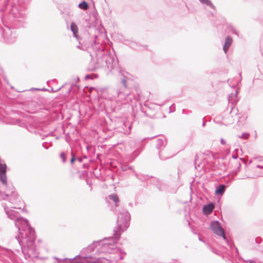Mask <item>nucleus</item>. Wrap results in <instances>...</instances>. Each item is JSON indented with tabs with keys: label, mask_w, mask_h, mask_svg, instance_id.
Here are the masks:
<instances>
[{
	"label": "nucleus",
	"mask_w": 263,
	"mask_h": 263,
	"mask_svg": "<svg viewBox=\"0 0 263 263\" xmlns=\"http://www.w3.org/2000/svg\"><path fill=\"white\" fill-rule=\"evenodd\" d=\"M211 230L216 235L225 238L224 230L218 221H213L210 224Z\"/></svg>",
	"instance_id": "1"
},
{
	"label": "nucleus",
	"mask_w": 263,
	"mask_h": 263,
	"mask_svg": "<svg viewBox=\"0 0 263 263\" xmlns=\"http://www.w3.org/2000/svg\"><path fill=\"white\" fill-rule=\"evenodd\" d=\"M232 43V39L230 36H227L226 39L225 41V44L223 46V50L225 53H226L229 48V47L231 46V44Z\"/></svg>",
	"instance_id": "2"
},
{
	"label": "nucleus",
	"mask_w": 263,
	"mask_h": 263,
	"mask_svg": "<svg viewBox=\"0 0 263 263\" xmlns=\"http://www.w3.org/2000/svg\"><path fill=\"white\" fill-rule=\"evenodd\" d=\"M214 208V205L213 204H209L207 205H205L203 208V212L205 214H209L213 211Z\"/></svg>",
	"instance_id": "3"
},
{
	"label": "nucleus",
	"mask_w": 263,
	"mask_h": 263,
	"mask_svg": "<svg viewBox=\"0 0 263 263\" xmlns=\"http://www.w3.org/2000/svg\"><path fill=\"white\" fill-rule=\"evenodd\" d=\"M97 260L92 259L91 258H86L80 259L79 261L77 263H97Z\"/></svg>",
	"instance_id": "4"
},
{
	"label": "nucleus",
	"mask_w": 263,
	"mask_h": 263,
	"mask_svg": "<svg viewBox=\"0 0 263 263\" xmlns=\"http://www.w3.org/2000/svg\"><path fill=\"white\" fill-rule=\"evenodd\" d=\"M225 190V186L224 185H220L215 191L217 194H222Z\"/></svg>",
	"instance_id": "5"
},
{
	"label": "nucleus",
	"mask_w": 263,
	"mask_h": 263,
	"mask_svg": "<svg viewBox=\"0 0 263 263\" xmlns=\"http://www.w3.org/2000/svg\"><path fill=\"white\" fill-rule=\"evenodd\" d=\"M70 28H71V31L73 32V34L75 36H76V34L78 32V28L77 27V25L74 23H72L71 24Z\"/></svg>",
	"instance_id": "6"
},
{
	"label": "nucleus",
	"mask_w": 263,
	"mask_h": 263,
	"mask_svg": "<svg viewBox=\"0 0 263 263\" xmlns=\"http://www.w3.org/2000/svg\"><path fill=\"white\" fill-rule=\"evenodd\" d=\"M0 180L4 184L7 183L6 173H0Z\"/></svg>",
	"instance_id": "7"
},
{
	"label": "nucleus",
	"mask_w": 263,
	"mask_h": 263,
	"mask_svg": "<svg viewBox=\"0 0 263 263\" xmlns=\"http://www.w3.org/2000/svg\"><path fill=\"white\" fill-rule=\"evenodd\" d=\"M7 166L6 164L0 163V173H6Z\"/></svg>",
	"instance_id": "8"
},
{
	"label": "nucleus",
	"mask_w": 263,
	"mask_h": 263,
	"mask_svg": "<svg viewBox=\"0 0 263 263\" xmlns=\"http://www.w3.org/2000/svg\"><path fill=\"white\" fill-rule=\"evenodd\" d=\"M80 8L83 9V10H86L88 8V5L85 2H81L79 5Z\"/></svg>",
	"instance_id": "9"
},
{
	"label": "nucleus",
	"mask_w": 263,
	"mask_h": 263,
	"mask_svg": "<svg viewBox=\"0 0 263 263\" xmlns=\"http://www.w3.org/2000/svg\"><path fill=\"white\" fill-rule=\"evenodd\" d=\"M110 198L115 202H118L119 201V198H118V196L116 195H111Z\"/></svg>",
	"instance_id": "10"
},
{
	"label": "nucleus",
	"mask_w": 263,
	"mask_h": 263,
	"mask_svg": "<svg viewBox=\"0 0 263 263\" xmlns=\"http://www.w3.org/2000/svg\"><path fill=\"white\" fill-rule=\"evenodd\" d=\"M60 157L62 159V160L64 162L66 161V156L64 153H61Z\"/></svg>",
	"instance_id": "11"
},
{
	"label": "nucleus",
	"mask_w": 263,
	"mask_h": 263,
	"mask_svg": "<svg viewBox=\"0 0 263 263\" xmlns=\"http://www.w3.org/2000/svg\"><path fill=\"white\" fill-rule=\"evenodd\" d=\"M200 1L202 3H205L206 4H209L210 3V2L209 0H200Z\"/></svg>",
	"instance_id": "12"
},
{
	"label": "nucleus",
	"mask_w": 263,
	"mask_h": 263,
	"mask_svg": "<svg viewBox=\"0 0 263 263\" xmlns=\"http://www.w3.org/2000/svg\"><path fill=\"white\" fill-rule=\"evenodd\" d=\"M75 161V159H74V157L73 156H72V157L71 158V160H70V162L71 163H73Z\"/></svg>",
	"instance_id": "13"
}]
</instances>
